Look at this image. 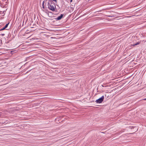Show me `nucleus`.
<instances>
[{
  "label": "nucleus",
  "instance_id": "obj_1",
  "mask_svg": "<svg viewBox=\"0 0 146 146\" xmlns=\"http://www.w3.org/2000/svg\"><path fill=\"white\" fill-rule=\"evenodd\" d=\"M48 8L52 11H54L56 8L55 4L52 0L49 1L48 3Z\"/></svg>",
  "mask_w": 146,
  "mask_h": 146
},
{
  "label": "nucleus",
  "instance_id": "obj_2",
  "mask_svg": "<svg viewBox=\"0 0 146 146\" xmlns=\"http://www.w3.org/2000/svg\"><path fill=\"white\" fill-rule=\"evenodd\" d=\"M104 96H102L101 98H100L99 99L97 100L96 101V102L97 103H102L104 100Z\"/></svg>",
  "mask_w": 146,
  "mask_h": 146
},
{
  "label": "nucleus",
  "instance_id": "obj_3",
  "mask_svg": "<svg viewBox=\"0 0 146 146\" xmlns=\"http://www.w3.org/2000/svg\"><path fill=\"white\" fill-rule=\"evenodd\" d=\"M63 16V15L61 14L60 16H58L55 19L57 20H59L62 18Z\"/></svg>",
  "mask_w": 146,
  "mask_h": 146
},
{
  "label": "nucleus",
  "instance_id": "obj_4",
  "mask_svg": "<svg viewBox=\"0 0 146 146\" xmlns=\"http://www.w3.org/2000/svg\"><path fill=\"white\" fill-rule=\"evenodd\" d=\"M9 23L6 24L5 25L4 27L5 28H6L8 27V26L9 24Z\"/></svg>",
  "mask_w": 146,
  "mask_h": 146
},
{
  "label": "nucleus",
  "instance_id": "obj_5",
  "mask_svg": "<svg viewBox=\"0 0 146 146\" xmlns=\"http://www.w3.org/2000/svg\"><path fill=\"white\" fill-rule=\"evenodd\" d=\"M44 1H43V2H42V7H43V8H44Z\"/></svg>",
  "mask_w": 146,
  "mask_h": 146
},
{
  "label": "nucleus",
  "instance_id": "obj_6",
  "mask_svg": "<svg viewBox=\"0 0 146 146\" xmlns=\"http://www.w3.org/2000/svg\"><path fill=\"white\" fill-rule=\"evenodd\" d=\"M6 28H5V27H3V28H2V29H0V31H2V30H4V29H5Z\"/></svg>",
  "mask_w": 146,
  "mask_h": 146
},
{
  "label": "nucleus",
  "instance_id": "obj_7",
  "mask_svg": "<svg viewBox=\"0 0 146 146\" xmlns=\"http://www.w3.org/2000/svg\"><path fill=\"white\" fill-rule=\"evenodd\" d=\"M108 17H114V16H113V15H108Z\"/></svg>",
  "mask_w": 146,
  "mask_h": 146
},
{
  "label": "nucleus",
  "instance_id": "obj_8",
  "mask_svg": "<svg viewBox=\"0 0 146 146\" xmlns=\"http://www.w3.org/2000/svg\"><path fill=\"white\" fill-rule=\"evenodd\" d=\"M139 42H137V43H136V44H135V45H137V44H139Z\"/></svg>",
  "mask_w": 146,
  "mask_h": 146
},
{
  "label": "nucleus",
  "instance_id": "obj_9",
  "mask_svg": "<svg viewBox=\"0 0 146 146\" xmlns=\"http://www.w3.org/2000/svg\"><path fill=\"white\" fill-rule=\"evenodd\" d=\"M5 11H4L3 12V14H5Z\"/></svg>",
  "mask_w": 146,
  "mask_h": 146
},
{
  "label": "nucleus",
  "instance_id": "obj_10",
  "mask_svg": "<svg viewBox=\"0 0 146 146\" xmlns=\"http://www.w3.org/2000/svg\"><path fill=\"white\" fill-rule=\"evenodd\" d=\"M52 1H53V2L54 1L56 2V0H53Z\"/></svg>",
  "mask_w": 146,
  "mask_h": 146
},
{
  "label": "nucleus",
  "instance_id": "obj_11",
  "mask_svg": "<svg viewBox=\"0 0 146 146\" xmlns=\"http://www.w3.org/2000/svg\"><path fill=\"white\" fill-rule=\"evenodd\" d=\"M102 87H106V86H104L103 85H102Z\"/></svg>",
  "mask_w": 146,
  "mask_h": 146
},
{
  "label": "nucleus",
  "instance_id": "obj_12",
  "mask_svg": "<svg viewBox=\"0 0 146 146\" xmlns=\"http://www.w3.org/2000/svg\"><path fill=\"white\" fill-rule=\"evenodd\" d=\"M1 35L3 36H4L5 35V34H1Z\"/></svg>",
  "mask_w": 146,
  "mask_h": 146
},
{
  "label": "nucleus",
  "instance_id": "obj_13",
  "mask_svg": "<svg viewBox=\"0 0 146 146\" xmlns=\"http://www.w3.org/2000/svg\"><path fill=\"white\" fill-rule=\"evenodd\" d=\"M143 100H146V98L143 99Z\"/></svg>",
  "mask_w": 146,
  "mask_h": 146
},
{
  "label": "nucleus",
  "instance_id": "obj_14",
  "mask_svg": "<svg viewBox=\"0 0 146 146\" xmlns=\"http://www.w3.org/2000/svg\"><path fill=\"white\" fill-rule=\"evenodd\" d=\"M1 116V113H0V117Z\"/></svg>",
  "mask_w": 146,
  "mask_h": 146
},
{
  "label": "nucleus",
  "instance_id": "obj_15",
  "mask_svg": "<svg viewBox=\"0 0 146 146\" xmlns=\"http://www.w3.org/2000/svg\"><path fill=\"white\" fill-rule=\"evenodd\" d=\"M132 45L133 46H135L136 45H135V44H133Z\"/></svg>",
  "mask_w": 146,
  "mask_h": 146
},
{
  "label": "nucleus",
  "instance_id": "obj_16",
  "mask_svg": "<svg viewBox=\"0 0 146 146\" xmlns=\"http://www.w3.org/2000/svg\"><path fill=\"white\" fill-rule=\"evenodd\" d=\"M72 0H70V2H72Z\"/></svg>",
  "mask_w": 146,
  "mask_h": 146
}]
</instances>
